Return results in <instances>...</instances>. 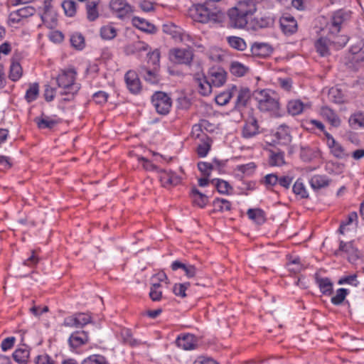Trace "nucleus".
<instances>
[{"label":"nucleus","mask_w":364,"mask_h":364,"mask_svg":"<svg viewBox=\"0 0 364 364\" xmlns=\"http://www.w3.org/2000/svg\"><path fill=\"white\" fill-rule=\"evenodd\" d=\"M75 79L76 72L73 69L61 70L56 77L53 78L58 87L62 89L60 95L68 96L63 98V101L72 100L80 90V85L75 82Z\"/></svg>","instance_id":"1"},{"label":"nucleus","mask_w":364,"mask_h":364,"mask_svg":"<svg viewBox=\"0 0 364 364\" xmlns=\"http://www.w3.org/2000/svg\"><path fill=\"white\" fill-rule=\"evenodd\" d=\"M257 8L254 4H249L244 2H237V5L228 11L230 26L232 28H244L250 16L256 11Z\"/></svg>","instance_id":"2"},{"label":"nucleus","mask_w":364,"mask_h":364,"mask_svg":"<svg viewBox=\"0 0 364 364\" xmlns=\"http://www.w3.org/2000/svg\"><path fill=\"white\" fill-rule=\"evenodd\" d=\"M253 97L257 101L258 109L262 112H276L279 108V100L270 90L255 91Z\"/></svg>","instance_id":"3"},{"label":"nucleus","mask_w":364,"mask_h":364,"mask_svg":"<svg viewBox=\"0 0 364 364\" xmlns=\"http://www.w3.org/2000/svg\"><path fill=\"white\" fill-rule=\"evenodd\" d=\"M151 102L156 112L161 114L168 113L171 107V98L163 92H155L152 96Z\"/></svg>","instance_id":"4"},{"label":"nucleus","mask_w":364,"mask_h":364,"mask_svg":"<svg viewBox=\"0 0 364 364\" xmlns=\"http://www.w3.org/2000/svg\"><path fill=\"white\" fill-rule=\"evenodd\" d=\"M110 8L121 19L128 17L133 12L132 6L126 0H111Z\"/></svg>","instance_id":"5"},{"label":"nucleus","mask_w":364,"mask_h":364,"mask_svg":"<svg viewBox=\"0 0 364 364\" xmlns=\"http://www.w3.org/2000/svg\"><path fill=\"white\" fill-rule=\"evenodd\" d=\"M193 54L191 49L177 48L171 50V59L176 63L189 65Z\"/></svg>","instance_id":"6"},{"label":"nucleus","mask_w":364,"mask_h":364,"mask_svg":"<svg viewBox=\"0 0 364 364\" xmlns=\"http://www.w3.org/2000/svg\"><path fill=\"white\" fill-rule=\"evenodd\" d=\"M341 252H344L348 255V261L351 263L355 262L359 258V251L354 247L353 242L340 241L339 248L335 252V255H338Z\"/></svg>","instance_id":"7"},{"label":"nucleus","mask_w":364,"mask_h":364,"mask_svg":"<svg viewBox=\"0 0 364 364\" xmlns=\"http://www.w3.org/2000/svg\"><path fill=\"white\" fill-rule=\"evenodd\" d=\"M159 180L162 186L165 188L176 186L181 181L180 178L171 171H168L166 170L160 169L159 170Z\"/></svg>","instance_id":"8"},{"label":"nucleus","mask_w":364,"mask_h":364,"mask_svg":"<svg viewBox=\"0 0 364 364\" xmlns=\"http://www.w3.org/2000/svg\"><path fill=\"white\" fill-rule=\"evenodd\" d=\"M127 87L133 94H137L141 90V82L138 75L133 70L128 71L124 76Z\"/></svg>","instance_id":"9"},{"label":"nucleus","mask_w":364,"mask_h":364,"mask_svg":"<svg viewBox=\"0 0 364 364\" xmlns=\"http://www.w3.org/2000/svg\"><path fill=\"white\" fill-rule=\"evenodd\" d=\"M259 133V125L255 117L251 116L245 122L242 135L245 139H250Z\"/></svg>","instance_id":"10"},{"label":"nucleus","mask_w":364,"mask_h":364,"mask_svg":"<svg viewBox=\"0 0 364 364\" xmlns=\"http://www.w3.org/2000/svg\"><path fill=\"white\" fill-rule=\"evenodd\" d=\"M280 26L285 34L291 35L297 30V23L295 18L290 15H285L279 20Z\"/></svg>","instance_id":"11"},{"label":"nucleus","mask_w":364,"mask_h":364,"mask_svg":"<svg viewBox=\"0 0 364 364\" xmlns=\"http://www.w3.org/2000/svg\"><path fill=\"white\" fill-rule=\"evenodd\" d=\"M237 99L235 101V107L236 109H240L246 107L248 101L251 97V92L250 90L247 87H241L240 90L237 89Z\"/></svg>","instance_id":"12"},{"label":"nucleus","mask_w":364,"mask_h":364,"mask_svg":"<svg viewBox=\"0 0 364 364\" xmlns=\"http://www.w3.org/2000/svg\"><path fill=\"white\" fill-rule=\"evenodd\" d=\"M88 341L87 332L85 331H76L71 334L68 342L72 348H78Z\"/></svg>","instance_id":"13"},{"label":"nucleus","mask_w":364,"mask_h":364,"mask_svg":"<svg viewBox=\"0 0 364 364\" xmlns=\"http://www.w3.org/2000/svg\"><path fill=\"white\" fill-rule=\"evenodd\" d=\"M132 24L137 28L149 33H154L156 31V26L148 22L144 18H141L137 16H134L132 19Z\"/></svg>","instance_id":"14"},{"label":"nucleus","mask_w":364,"mask_h":364,"mask_svg":"<svg viewBox=\"0 0 364 364\" xmlns=\"http://www.w3.org/2000/svg\"><path fill=\"white\" fill-rule=\"evenodd\" d=\"M210 75V82L212 86L220 87L223 85L226 81V73L222 68L211 70Z\"/></svg>","instance_id":"15"},{"label":"nucleus","mask_w":364,"mask_h":364,"mask_svg":"<svg viewBox=\"0 0 364 364\" xmlns=\"http://www.w3.org/2000/svg\"><path fill=\"white\" fill-rule=\"evenodd\" d=\"M272 51L270 46L263 43H255L251 48L252 55L257 57L265 58L269 55Z\"/></svg>","instance_id":"16"},{"label":"nucleus","mask_w":364,"mask_h":364,"mask_svg":"<svg viewBox=\"0 0 364 364\" xmlns=\"http://www.w3.org/2000/svg\"><path fill=\"white\" fill-rule=\"evenodd\" d=\"M34 122L36 123L38 127L41 129H51L60 122L59 120L53 119L50 117L44 115L43 114L41 115V117H36L34 119Z\"/></svg>","instance_id":"17"},{"label":"nucleus","mask_w":364,"mask_h":364,"mask_svg":"<svg viewBox=\"0 0 364 364\" xmlns=\"http://www.w3.org/2000/svg\"><path fill=\"white\" fill-rule=\"evenodd\" d=\"M237 92V86L232 85L231 87L228 88L226 91L218 94L215 97V102L218 105L224 106L227 105L230 99Z\"/></svg>","instance_id":"18"},{"label":"nucleus","mask_w":364,"mask_h":364,"mask_svg":"<svg viewBox=\"0 0 364 364\" xmlns=\"http://www.w3.org/2000/svg\"><path fill=\"white\" fill-rule=\"evenodd\" d=\"M176 344L179 348L184 350H192L196 347L195 337L191 334L184 335L182 337H178Z\"/></svg>","instance_id":"19"},{"label":"nucleus","mask_w":364,"mask_h":364,"mask_svg":"<svg viewBox=\"0 0 364 364\" xmlns=\"http://www.w3.org/2000/svg\"><path fill=\"white\" fill-rule=\"evenodd\" d=\"M321 115L326 119L329 123L335 127H338L341 124V119L338 116L328 107H323L321 110Z\"/></svg>","instance_id":"20"},{"label":"nucleus","mask_w":364,"mask_h":364,"mask_svg":"<svg viewBox=\"0 0 364 364\" xmlns=\"http://www.w3.org/2000/svg\"><path fill=\"white\" fill-rule=\"evenodd\" d=\"M275 136L279 141V143L284 144H287L291 140L289 128L284 124H282L277 128Z\"/></svg>","instance_id":"21"},{"label":"nucleus","mask_w":364,"mask_h":364,"mask_svg":"<svg viewBox=\"0 0 364 364\" xmlns=\"http://www.w3.org/2000/svg\"><path fill=\"white\" fill-rule=\"evenodd\" d=\"M191 196L193 203L200 208H204L208 202V197L199 191L196 188H193Z\"/></svg>","instance_id":"22"},{"label":"nucleus","mask_w":364,"mask_h":364,"mask_svg":"<svg viewBox=\"0 0 364 364\" xmlns=\"http://www.w3.org/2000/svg\"><path fill=\"white\" fill-rule=\"evenodd\" d=\"M220 166V162L217 160L214 159L213 163H208V162H199L198 164V168L199 171L207 177H209L210 175V172L213 170H215V168H219Z\"/></svg>","instance_id":"23"},{"label":"nucleus","mask_w":364,"mask_h":364,"mask_svg":"<svg viewBox=\"0 0 364 364\" xmlns=\"http://www.w3.org/2000/svg\"><path fill=\"white\" fill-rule=\"evenodd\" d=\"M330 180L325 176L316 175L310 180V185L314 190H318L328 186Z\"/></svg>","instance_id":"24"},{"label":"nucleus","mask_w":364,"mask_h":364,"mask_svg":"<svg viewBox=\"0 0 364 364\" xmlns=\"http://www.w3.org/2000/svg\"><path fill=\"white\" fill-rule=\"evenodd\" d=\"M316 282L320 289V291L323 294L331 295L333 293V283L330 279L327 277H316Z\"/></svg>","instance_id":"25"},{"label":"nucleus","mask_w":364,"mask_h":364,"mask_svg":"<svg viewBox=\"0 0 364 364\" xmlns=\"http://www.w3.org/2000/svg\"><path fill=\"white\" fill-rule=\"evenodd\" d=\"M196 82L198 87V92L202 95H208L212 91V85L210 80H208L205 77L196 78Z\"/></svg>","instance_id":"26"},{"label":"nucleus","mask_w":364,"mask_h":364,"mask_svg":"<svg viewBox=\"0 0 364 364\" xmlns=\"http://www.w3.org/2000/svg\"><path fill=\"white\" fill-rule=\"evenodd\" d=\"M212 139L207 135L201 138V143L198 144L197 153L199 156L205 157L209 152L211 146Z\"/></svg>","instance_id":"27"},{"label":"nucleus","mask_w":364,"mask_h":364,"mask_svg":"<svg viewBox=\"0 0 364 364\" xmlns=\"http://www.w3.org/2000/svg\"><path fill=\"white\" fill-rule=\"evenodd\" d=\"M149 49V46L144 42L136 41L134 42L126 48V52L127 54H135L140 53L144 51H147Z\"/></svg>","instance_id":"28"},{"label":"nucleus","mask_w":364,"mask_h":364,"mask_svg":"<svg viewBox=\"0 0 364 364\" xmlns=\"http://www.w3.org/2000/svg\"><path fill=\"white\" fill-rule=\"evenodd\" d=\"M328 146L331 149V154L338 159H344L349 156L344 148L336 141H332Z\"/></svg>","instance_id":"29"},{"label":"nucleus","mask_w":364,"mask_h":364,"mask_svg":"<svg viewBox=\"0 0 364 364\" xmlns=\"http://www.w3.org/2000/svg\"><path fill=\"white\" fill-rule=\"evenodd\" d=\"M304 109V105L299 100H290L287 104V111L293 116L301 114Z\"/></svg>","instance_id":"30"},{"label":"nucleus","mask_w":364,"mask_h":364,"mask_svg":"<svg viewBox=\"0 0 364 364\" xmlns=\"http://www.w3.org/2000/svg\"><path fill=\"white\" fill-rule=\"evenodd\" d=\"M121 337L124 343L131 346H136L142 343L141 341L133 338L131 331L128 328L122 329Z\"/></svg>","instance_id":"31"},{"label":"nucleus","mask_w":364,"mask_h":364,"mask_svg":"<svg viewBox=\"0 0 364 364\" xmlns=\"http://www.w3.org/2000/svg\"><path fill=\"white\" fill-rule=\"evenodd\" d=\"M247 214L250 219L257 224H262L265 221L264 213L259 208H250Z\"/></svg>","instance_id":"32"},{"label":"nucleus","mask_w":364,"mask_h":364,"mask_svg":"<svg viewBox=\"0 0 364 364\" xmlns=\"http://www.w3.org/2000/svg\"><path fill=\"white\" fill-rule=\"evenodd\" d=\"M139 73L146 81L151 83H155L157 82L156 74L154 69L151 70L147 68L146 66L142 65L139 68Z\"/></svg>","instance_id":"33"},{"label":"nucleus","mask_w":364,"mask_h":364,"mask_svg":"<svg viewBox=\"0 0 364 364\" xmlns=\"http://www.w3.org/2000/svg\"><path fill=\"white\" fill-rule=\"evenodd\" d=\"M29 351L26 348H18L13 353L14 360L19 364H26Z\"/></svg>","instance_id":"34"},{"label":"nucleus","mask_w":364,"mask_h":364,"mask_svg":"<svg viewBox=\"0 0 364 364\" xmlns=\"http://www.w3.org/2000/svg\"><path fill=\"white\" fill-rule=\"evenodd\" d=\"M348 122L353 128L364 127V113L359 112L352 114Z\"/></svg>","instance_id":"35"},{"label":"nucleus","mask_w":364,"mask_h":364,"mask_svg":"<svg viewBox=\"0 0 364 364\" xmlns=\"http://www.w3.org/2000/svg\"><path fill=\"white\" fill-rule=\"evenodd\" d=\"M213 205L215 211L224 212L231 209L230 202L223 198H215L213 202Z\"/></svg>","instance_id":"36"},{"label":"nucleus","mask_w":364,"mask_h":364,"mask_svg":"<svg viewBox=\"0 0 364 364\" xmlns=\"http://www.w3.org/2000/svg\"><path fill=\"white\" fill-rule=\"evenodd\" d=\"M229 45L237 50H244L246 48V43L245 41L237 36H229L227 38Z\"/></svg>","instance_id":"37"},{"label":"nucleus","mask_w":364,"mask_h":364,"mask_svg":"<svg viewBox=\"0 0 364 364\" xmlns=\"http://www.w3.org/2000/svg\"><path fill=\"white\" fill-rule=\"evenodd\" d=\"M248 68L242 63L235 61L230 65V72L237 77H242L246 74Z\"/></svg>","instance_id":"38"},{"label":"nucleus","mask_w":364,"mask_h":364,"mask_svg":"<svg viewBox=\"0 0 364 364\" xmlns=\"http://www.w3.org/2000/svg\"><path fill=\"white\" fill-rule=\"evenodd\" d=\"M163 31L171 35L173 38H179L181 35V30L173 23H167L163 25Z\"/></svg>","instance_id":"39"},{"label":"nucleus","mask_w":364,"mask_h":364,"mask_svg":"<svg viewBox=\"0 0 364 364\" xmlns=\"http://www.w3.org/2000/svg\"><path fill=\"white\" fill-rule=\"evenodd\" d=\"M61 6L64 10L65 14L69 17H73L76 13V3L73 0H65Z\"/></svg>","instance_id":"40"},{"label":"nucleus","mask_w":364,"mask_h":364,"mask_svg":"<svg viewBox=\"0 0 364 364\" xmlns=\"http://www.w3.org/2000/svg\"><path fill=\"white\" fill-rule=\"evenodd\" d=\"M211 183L215 186L218 191L222 194H228L229 189L232 188L230 184L224 180L213 178L211 180Z\"/></svg>","instance_id":"41"},{"label":"nucleus","mask_w":364,"mask_h":364,"mask_svg":"<svg viewBox=\"0 0 364 364\" xmlns=\"http://www.w3.org/2000/svg\"><path fill=\"white\" fill-rule=\"evenodd\" d=\"M22 75V68L18 63H13L10 67L9 78L12 81H17Z\"/></svg>","instance_id":"42"},{"label":"nucleus","mask_w":364,"mask_h":364,"mask_svg":"<svg viewBox=\"0 0 364 364\" xmlns=\"http://www.w3.org/2000/svg\"><path fill=\"white\" fill-rule=\"evenodd\" d=\"M87 18L90 21L96 20L98 17L97 4L95 1H89L86 5Z\"/></svg>","instance_id":"43"},{"label":"nucleus","mask_w":364,"mask_h":364,"mask_svg":"<svg viewBox=\"0 0 364 364\" xmlns=\"http://www.w3.org/2000/svg\"><path fill=\"white\" fill-rule=\"evenodd\" d=\"M70 43L73 47L77 50H82L85 47V38L81 33H73L70 37Z\"/></svg>","instance_id":"44"},{"label":"nucleus","mask_w":364,"mask_h":364,"mask_svg":"<svg viewBox=\"0 0 364 364\" xmlns=\"http://www.w3.org/2000/svg\"><path fill=\"white\" fill-rule=\"evenodd\" d=\"M117 35L116 29L109 25L105 26L100 29V36L103 39L112 40Z\"/></svg>","instance_id":"45"},{"label":"nucleus","mask_w":364,"mask_h":364,"mask_svg":"<svg viewBox=\"0 0 364 364\" xmlns=\"http://www.w3.org/2000/svg\"><path fill=\"white\" fill-rule=\"evenodd\" d=\"M364 46V43L363 41L359 40L355 44L352 45L350 51L353 55H358V57L355 58L356 60H364V55H363L364 53V51H363V48Z\"/></svg>","instance_id":"46"},{"label":"nucleus","mask_w":364,"mask_h":364,"mask_svg":"<svg viewBox=\"0 0 364 364\" xmlns=\"http://www.w3.org/2000/svg\"><path fill=\"white\" fill-rule=\"evenodd\" d=\"M315 47L317 52L321 56H326L328 54V41L326 38H321L315 43Z\"/></svg>","instance_id":"47"},{"label":"nucleus","mask_w":364,"mask_h":364,"mask_svg":"<svg viewBox=\"0 0 364 364\" xmlns=\"http://www.w3.org/2000/svg\"><path fill=\"white\" fill-rule=\"evenodd\" d=\"M39 92V87L37 83H33L30 85L29 88L26 90V99L28 102L34 101Z\"/></svg>","instance_id":"48"},{"label":"nucleus","mask_w":364,"mask_h":364,"mask_svg":"<svg viewBox=\"0 0 364 364\" xmlns=\"http://www.w3.org/2000/svg\"><path fill=\"white\" fill-rule=\"evenodd\" d=\"M77 328H82L85 325L92 322V318L89 314L84 313H77L74 314Z\"/></svg>","instance_id":"49"},{"label":"nucleus","mask_w":364,"mask_h":364,"mask_svg":"<svg viewBox=\"0 0 364 364\" xmlns=\"http://www.w3.org/2000/svg\"><path fill=\"white\" fill-rule=\"evenodd\" d=\"M292 189L293 192L301 198H306L309 196L304 183L299 179L294 183Z\"/></svg>","instance_id":"50"},{"label":"nucleus","mask_w":364,"mask_h":364,"mask_svg":"<svg viewBox=\"0 0 364 364\" xmlns=\"http://www.w3.org/2000/svg\"><path fill=\"white\" fill-rule=\"evenodd\" d=\"M348 290L341 288L337 290L336 294L331 298V302L335 305H340L345 299Z\"/></svg>","instance_id":"51"},{"label":"nucleus","mask_w":364,"mask_h":364,"mask_svg":"<svg viewBox=\"0 0 364 364\" xmlns=\"http://www.w3.org/2000/svg\"><path fill=\"white\" fill-rule=\"evenodd\" d=\"M82 364H108L103 356L98 355H91L85 359Z\"/></svg>","instance_id":"52"},{"label":"nucleus","mask_w":364,"mask_h":364,"mask_svg":"<svg viewBox=\"0 0 364 364\" xmlns=\"http://www.w3.org/2000/svg\"><path fill=\"white\" fill-rule=\"evenodd\" d=\"M189 285L190 284L188 282L183 284H176L173 287V291L176 296L184 298L186 296V290L188 289Z\"/></svg>","instance_id":"53"},{"label":"nucleus","mask_w":364,"mask_h":364,"mask_svg":"<svg viewBox=\"0 0 364 364\" xmlns=\"http://www.w3.org/2000/svg\"><path fill=\"white\" fill-rule=\"evenodd\" d=\"M284 164L283 152L272 153L270 157V164L272 166H282Z\"/></svg>","instance_id":"54"},{"label":"nucleus","mask_w":364,"mask_h":364,"mask_svg":"<svg viewBox=\"0 0 364 364\" xmlns=\"http://www.w3.org/2000/svg\"><path fill=\"white\" fill-rule=\"evenodd\" d=\"M148 63H151L154 66H156L159 63L160 52L158 49H155L152 52L147 53Z\"/></svg>","instance_id":"55"},{"label":"nucleus","mask_w":364,"mask_h":364,"mask_svg":"<svg viewBox=\"0 0 364 364\" xmlns=\"http://www.w3.org/2000/svg\"><path fill=\"white\" fill-rule=\"evenodd\" d=\"M358 218V215H357V213L355 212H351L348 216V218L346 221H343L341 223V225H340V228H339V232L341 233V234H343L344 232V228L346 226L351 224L353 221L356 220Z\"/></svg>","instance_id":"56"},{"label":"nucleus","mask_w":364,"mask_h":364,"mask_svg":"<svg viewBox=\"0 0 364 364\" xmlns=\"http://www.w3.org/2000/svg\"><path fill=\"white\" fill-rule=\"evenodd\" d=\"M18 14L21 16L22 19L33 16L36 12L35 8L31 6L22 7L18 9Z\"/></svg>","instance_id":"57"},{"label":"nucleus","mask_w":364,"mask_h":364,"mask_svg":"<svg viewBox=\"0 0 364 364\" xmlns=\"http://www.w3.org/2000/svg\"><path fill=\"white\" fill-rule=\"evenodd\" d=\"M338 284H350L356 287L358 284V282L357 281L356 274L349 275L343 278H341L338 281Z\"/></svg>","instance_id":"58"},{"label":"nucleus","mask_w":364,"mask_h":364,"mask_svg":"<svg viewBox=\"0 0 364 364\" xmlns=\"http://www.w3.org/2000/svg\"><path fill=\"white\" fill-rule=\"evenodd\" d=\"M55 92H56L55 87H53L50 85H46L45 86V90H44L45 100L47 102H51L55 97Z\"/></svg>","instance_id":"59"},{"label":"nucleus","mask_w":364,"mask_h":364,"mask_svg":"<svg viewBox=\"0 0 364 364\" xmlns=\"http://www.w3.org/2000/svg\"><path fill=\"white\" fill-rule=\"evenodd\" d=\"M108 99V94L105 92L99 91L93 95V100L100 105L105 104Z\"/></svg>","instance_id":"60"},{"label":"nucleus","mask_w":364,"mask_h":364,"mask_svg":"<svg viewBox=\"0 0 364 364\" xmlns=\"http://www.w3.org/2000/svg\"><path fill=\"white\" fill-rule=\"evenodd\" d=\"M15 340L16 339L14 337H8L4 339L1 344V348L2 350L6 351L11 349L14 345Z\"/></svg>","instance_id":"61"},{"label":"nucleus","mask_w":364,"mask_h":364,"mask_svg":"<svg viewBox=\"0 0 364 364\" xmlns=\"http://www.w3.org/2000/svg\"><path fill=\"white\" fill-rule=\"evenodd\" d=\"M255 168V165L254 163H249L247 164H243L237 166V170L240 172L246 174H250L252 173Z\"/></svg>","instance_id":"62"},{"label":"nucleus","mask_w":364,"mask_h":364,"mask_svg":"<svg viewBox=\"0 0 364 364\" xmlns=\"http://www.w3.org/2000/svg\"><path fill=\"white\" fill-rule=\"evenodd\" d=\"M183 271L187 277L191 278L197 274L198 269L194 265L186 264Z\"/></svg>","instance_id":"63"},{"label":"nucleus","mask_w":364,"mask_h":364,"mask_svg":"<svg viewBox=\"0 0 364 364\" xmlns=\"http://www.w3.org/2000/svg\"><path fill=\"white\" fill-rule=\"evenodd\" d=\"M35 362L36 364H54L53 360L47 355L37 356Z\"/></svg>","instance_id":"64"}]
</instances>
